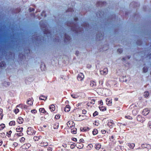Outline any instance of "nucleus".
Returning a JSON list of instances; mask_svg holds the SVG:
<instances>
[{
	"label": "nucleus",
	"mask_w": 151,
	"mask_h": 151,
	"mask_svg": "<svg viewBox=\"0 0 151 151\" xmlns=\"http://www.w3.org/2000/svg\"><path fill=\"white\" fill-rule=\"evenodd\" d=\"M149 126L151 129V122H149L148 124Z\"/></svg>",
	"instance_id": "ea45409f"
},
{
	"label": "nucleus",
	"mask_w": 151,
	"mask_h": 151,
	"mask_svg": "<svg viewBox=\"0 0 151 151\" xmlns=\"http://www.w3.org/2000/svg\"><path fill=\"white\" fill-rule=\"evenodd\" d=\"M76 146L79 149L82 148L83 146V145L81 143H77V144H76Z\"/></svg>",
	"instance_id": "0eeeda50"
},
{
	"label": "nucleus",
	"mask_w": 151,
	"mask_h": 151,
	"mask_svg": "<svg viewBox=\"0 0 151 151\" xmlns=\"http://www.w3.org/2000/svg\"><path fill=\"white\" fill-rule=\"evenodd\" d=\"M128 145L130 148L133 149L135 147V144L133 143H128Z\"/></svg>",
	"instance_id": "ddd939ff"
},
{
	"label": "nucleus",
	"mask_w": 151,
	"mask_h": 151,
	"mask_svg": "<svg viewBox=\"0 0 151 151\" xmlns=\"http://www.w3.org/2000/svg\"><path fill=\"white\" fill-rule=\"evenodd\" d=\"M27 132V134L30 135H32L35 133V131L33 129L30 127L28 128Z\"/></svg>",
	"instance_id": "f257e3e1"
},
{
	"label": "nucleus",
	"mask_w": 151,
	"mask_h": 151,
	"mask_svg": "<svg viewBox=\"0 0 151 151\" xmlns=\"http://www.w3.org/2000/svg\"><path fill=\"white\" fill-rule=\"evenodd\" d=\"M45 98V96H41L40 97L39 99H40L41 100H46V99H47V97H45V99H44Z\"/></svg>",
	"instance_id": "5701e85b"
},
{
	"label": "nucleus",
	"mask_w": 151,
	"mask_h": 151,
	"mask_svg": "<svg viewBox=\"0 0 151 151\" xmlns=\"http://www.w3.org/2000/svg\"><path fill=\"white\" fill-rule=\"evenodd\" d=\"M25 140V138L24 137H22L20 139V141L22 142H23Z\"/></svg>",
	"instance_id": "72a5a7b5"
},
{
	"label": "nucleus",
	"mask_w": 151,
	"mask_h": 151,
	"mask_svg": "<svg viewBox=\"0 0 151 151\" xmlns=\"http://www.w3.org/2000/svg\"><path fill=\"white\" fill-rule=\"evenodd\" d=\"M32 9L31 10H30V11H33L34 10V9H33V8L32 9Z\"/></svg>",
	"instance_id": "3c124183"
},
{
	"label": "nucleus",
	"mask_w": 151,
	"mask_h": 151,
	"mask_svg": "<svg viewBox=\"0 0 151 151\" xmlns=\"http://www.w3.org/2000/svg\"><path fill=\"white\" fill-rule=\"evenodd\" d=\"M101 132L102 134H105L106 133V131L104 130H101Z\"/></svg>",
	"instance_id": "c9c22d12"
},
{
	"label": "nucleus",
	"mask_w": 151,
	"mask_h": 151,
	"mask_svg": "<svg viewBox=\"0 0 151 151\" xmlns=\"http://www.w3.org/2000/svg\"><path fill=\"white\" fill-rule=\"evenodd\" d=\"M147 145L146 144H142L141 145V147L142 148H145L147 147Z\"/></svg>",
	"instance_id": "a878e982"
},
{
	"label": "nucleus",
	"mask_w": 151,
	"mask_h": 151,
	"mask_svg": "<svg viewBox=\"0 0 151 151\" xmlns=\"http://www.w3.org/2000/svg\"><path fill=\"white\" fill-rule=\"evenodd\" d=\"M70 147L72 149H73L74 147L73 145H71Z\"/></svg>",
	"instance_id": "49530a36"
},
{
	"label": "nucleus",
	"mask_w": 151,
	"mask_h": 151,
	"mask_svg": "<svg viewBox=\"0 0 151 151\" xmlns=\"http://www.w3.org/2000/svg\"><path fill=\"white\" fill-rule=\"evenodd\" d=\"M118 51L119 53H121L122 51V49H118Z\"/></svg>",
	"instance_id": "58836bf2"
},
{
	"label": "nucleus",
	"mask_w": 151,
	"mask_h": 151,
	"mask_svg": "<svg viewBox=\"0 0 151 151\" xmlns=\"http://www.w3.org/2000/svg\"><path fill=\"white\" fill-rule=\"evenodd\" d=\"M12 133V131L11 130L9 131L8 132H7L6 136L9 137H11V134Z\"/></svg>",
	"instance_id": "aec40b11"
},
{
	"label": "nucleus",
	"mask_w": 151,
	"mask_h": 151,
	"mask_svg": "<svg viewBox=\"0 0 151 151\" xmlns=\"http://www.w3.org/2000/svg\"><path fill=\"white\" fill-rule=\"evenodd\" d=\"M107 104L109 106H111L112 103L111 101L109 100V99H107L106 100Z\"/></svg>",
	"instance_id": "2eb2a0df"
},
{
	"label": "nucleus",
	"mask_w": 151,
	"mask_h": 151,
	"mask_svg": "<svg viewBox=\"0 0 151 151\" xmlns=\"http://www.w3.org/2000/svg\"><path fill=\"white\" fill-rule=\"evenodd\" d=\"M100 104L102 105L103 104V102L102 101H100Z\"/></svg>",
	"instance_id": "a18cd8bd"
},
{
	"label": "nucleus",
	"mask_w": 151,
	"mask_h": 151,
	"mask_svg": "<svg viewBox=\"0 0 151 151\" xmlns=\"http://www.w3.org/2000/svg\"><path fill=\"white\" fill-rule=\"evenodd\" d=\"M5 127V124H1L0 125V130L3 129Z\"/></svg>",
	"instance_id": "4be33fe9"
},
{
	"label": "nucleus",
	"mask_w": 151,
	"mask_h": 151,
	"mask_svg": "<svg viewBox=\"0 0 151 151\" xmlns=\"http://www.w3.org/2000/svg\"><path fill=\"white\" fill-rule=\"evenodd\" d=\"M19 111V110L18 108L16 107V109L14 110V112L15 113L17 114Z\"/></svg>",
	"instance_id": "bb28decb"
},
{
	"label": "nucleus",
	"mask_w": 151,
	"mask_h": 151,
	"mask_svg": "<svg viewBox=\"0 0 151 151\" xmlns=\"http://www.w3.org/2000/svg\"><path fill=\"white\" fill-rule=\"evenodd\" d=\"M74 127L72 128V129H71V132L73 134H76V129L74 128Z\"/></svg>",
	"instance_id": "a211bd4d"
},
{
	"label": "nucleus",
	"mask_w": 151,
	"mask_h": 151,
	"mask_svg": "<svg viewBox=\"0 0 151 151\" xmlns=\"http://www.w3.org/2000/svg\"><path fill=\"white\" fill-rule=\"evenodd\" d=\"M101 147V145L100 144H97L96 145L95 148L97 150H99Z\"/></svg>",
	"instance_id": "f8f14e48"
},
{
	"label": "nucleus",
	"mask_w": 151,
	"mask_h": 151,
	"mask_svg": "<svg viewBox=\"0 0 151 151\" xmlns=\"http://www.w3.org/2000/svg\"><path fill=\"white\" fill-rule=\"evenodd\" d=\"M71 96L74 99L78 98V95L73 94H72L71 95Z\"/></svg>",
	"instance_id": "412c9836"
},
{
	"label": "nucleus",
	"mask_w": 151,
	"mask_h": 151,
	"mask_svg": "<svg viewBox=\"0 0 151 151\" xmlns=\"http://www.w3.org/2000/svg\"><path fill=\"white\" fill-rule=\"evenodd\" d=\"M49 109L51 111H53L55 110V106L54 105H52L49 106Z\"/></svg>",
	"instance_id": "4468645a"
},
{
	"label": "nucleus",
	"mask_w": 151,
	"mask_h": 151,
	"mask_svg": "<svg viewBox=\"0 0 151 151\" xmlns=\"http://www.w3.org/2000/svg\"><path fill=\"white\" fill-rule=\"evenodd\" d=\"M23 128L18 126L16 129V131L17 132H21L23 130Z\"/></svg>",
	"instance_id": "6e6552de"
},
{
	"label": "nucleus",
	"mask_w": 151,
	"mask_h": 151,
	"mask_svg": "<svg viewBox=\"0 0 151 151\" xmlns=\"http://www.w3.org/2000/svg\"><path fill=\"white\" fill-rule=\"evenodd\" d=\"M58 124H55L54 126V128L55 129H57L58 127Z\"/></svg>",
	"instance_id": "c85d7f7f"
},
{
	"label": "nucleus",
	"mask_w": 151,
	"mask_h": 151,
	"mask_svg": "<svg viewBox=\"0 0 151 151\" xmlns=\"http://www.w3.org/2000/svg\"><path fill=\"white\" fill-rule=\"evenodd\" d=\"M39 111L40 112L45 113L46 112L45 109L44 108H40L39 109Z\"/></svg>",
	"instance_id": "f3484780"
},
{
	"label": "nucleus",
	"mask_w": 151,
	"mask_h": 151,
	"mask_svg": "<svg viewBox=\"0 0 151 151\" xmlns=\"http://www.w3.org/2000/svg\"><path fill=\"white\" fill-rule=\"evenodd\" d=\"M1 116H0V117L1 118Z\"/></svg>",
	"instance_id": "864d4df0"
},
{
	"label": "nucleus",
	"mask_w": 151,
	"mask_h": 151,
	"mask_svg": "<svg viewBox=\"0 0 151 151\" xmlns=\"http://www.w3.org/2000/svg\"><path fill=\"white\" fill-rule=\"evenodd\" d=\"M84 76L82 73H80L78 74L77 77L79 81H81L84 78Z\"/></svg>",
	"instance_id": "7ed1b4c3"
},
{
	"label": "nucleus",
	"mask_w": 151,
	"mask_h": 151,
	"mask_svg": "<svg viewBox=\"0 0 151 151\" xmlns=\"http://www.w3.org/2000/svg\"><path fill=\"white\" fill-rule=\"evenodd\" d=\"M98 112L97 111H95L93 114V115L94 116H95L98 115Z\"/></svg>",
	"instance_id": "c756f323"
},
{
	"label": "nucleus",
	"mask_w": 151,
	"mask_h": 151,
	"mask_svg": "<svg viewBox=\"0 0 151 151\" xmlns=\"http://www.w3.org/2000/svg\"><path fill=\"white\" fill-rule=\"evenodd\" d=\"M70 107L69 105H67L65 108V112H68L70 110Z\"/></svg>",
	"instance_id": "9d476101"
},
{
	"label": "nucleus",
	"mask_w": 151,
	"mask_h": 151,
	"mask_svg": "<svg viewBox=\"0 0 151 151\" xmlns=\"http://www.w3.org/2000/svg\"><path fill=\"white\" fill-rule=\"evenodd\" d=\"M27 151H30V150H27Z\"/></svg>",
	"instance_id": "603ef678"
},
{
	"label": "nucleus",
	"mask_w": 151,
	"mask_h": 151,
	"mask_svg": "<svg viewBox=\"0 0 151 151\" xmlns=\"http://www.w3.org/2000/svg\"><path fill=\"white\" fill-rule=\"evenodd\" d=\"M2 144V141L0 140V146Z\"/></svg>",
	"instance_id": "c03bdc74"
},
{
	"label": "nucleus",
	"mask_w": 151,
	"mask_h": 151,
	"mask_svg": "<svg viewBox=\"0 0 151 151\" xmlns=\"http://www.w3.org/2000/svg\"><path fill=\"white\" fill-rule=\"evenodd\" d=\"M15 124V122L14 121H12L10 122L9 123V125L10 126L14 125Z\"/></svg>",
	"instance_id": "b1692460"
},
{
	"label": "nucleus",
	"mask_w": 151,
	"mask_h": 151,
	"mask_svg": "<svg viewBox=\"0 0 151 151\" xmlns=\"http://www.w3.org/2000/svg\"><path fill=\"white\" fill-rule=\"evenodd\" d=\"M108 70L106 68L104 69L103 70L100 71V73L101 74L103 75H106L108 73Z\"/></svg>",
	"instance_id": "20e7f679"
},
{
	"label": "nucleus",
	"mask_w": 151,
	"mask_h": 151,
	"mask_svg": "<svg viewBox=\"0 0 151 151\" xmlns=\"http://www.w3.org/2000/svg\"><path fill=\"white\" fill-rule=\"evenodd\" d=\"M86 113V111L85 110H83L82 111V113L83 114H85Z\"/></svg>",
	"instance_id": "4c0bfd02"
},
{
	"label": "nucleus",
	"mask_w": 151,
	"mask_h": 151,
	"mask_svg": "<svg viewBox=\"0 0 151 151\" xmlns=\"http://www.w3.org/2000/svg\"><path fill=\"white\" fill-rule=\"evenodd\" d=\"M115 100L116 101H118V98H115Z\"/></svg>",
	"instance_id": "8fccbe9b"
},
{
	"label": "nucleus",
	"mask_w": 151,
	"mask_h": 151,
	"mask_svg": "<svg viewBox=\"0 0 151 151\" xmlns=\"http://www.w3.org/2000/svg\"><path fill=\"white\" fill-rule=\"evenodd\" d=\"M147 146L148 147H147V149H150L151 148V146H150V145H147Z\"/></svg>",
	"instance_id": "37998d69"
},
{
	"label": "nucleus",
	"mask_w": 151,
	"mask_h": 151,
	"mask_svg": "<svg viewBox=\"0 0 151 151\" xmlns=\"http://www.w3.org/2000/svg\"><path fill=\"white\" fill-rule=\"evenodd\" d=\"M37 111L35 109H33L31 111V112L32 113H34V114L36 113Z\"/></svg>",
	"instance_id": "473e14b6"
},
{
	"label": "nucleus",
	"mask_w": 151,
	"mask_h": 151,
	"mask_svg": "<svg viewBox=\"0 0 151 151\" xmlns=\"http://www.w3.org/2000/svg\"><path fill=\"white\" fill-rule=\"evenodd\" d=\"M17 108H21L22 109L24 108V109H27V107L26 105H24L22 104H19L18 105H17Z\"/></svg>",
	"instance_id": "39448f33"
},
{
	"label": "nucleus",
	"mask_w": 151,
	"mask_h": 151,
	"mask_svg": "<svg viewBox=\"0 0 151 151\" xmlns=\"http://www.w3.org/2000/svg\"><path fill=\"white\" fill-rule=\"evenodd\" d=\"M2 110L1 109H0V115L1 116V119L2 118L3 115H2Z\"/></svg>",
	"instance_id": "f704fd0d"
},
{
	"label": "nucleus",
	"mask_w": 151,
	"mask_h": 151,
	"mask_svg": "<svg viewBox=\"0 0 151 151\" xmlns=\"http://www.w3.org/2000/svg\"><path fill=\"white\" fill-rule=\"evenodd\" d=\"M67 124L68 127L70 128H72L74 127L75 124L73 121H69L67 123Z\"/></svg>",
	"instance_id": "f03ea898"
},
{
	"label": "nucleus",
	"mask_w": 151,
	"mask_h": 151,
	"mask_svg": "<svg viewBox=\"0 0 151 151\" xmlns=\"http://www.w3.org/2000/svg\"><path fill=\"white\" fill-rule=\"evenodd\" d=\"M149 95V93L148 91H146L145 92L144 94V96L145 97H146L148 96Z\"/></svg>",
	"instance_id": "393cba45"
},
{
	"label": "nucleus",
	"mask_w": 151,
	"mask_h": 151,
	"mask_svg": "<svg viewBox=\"0 0 151 151\" xmlns=\"http://www.w3.org/2000/svg\"><path fill=\"white\" fill-rule=\"evenodd\" d=\"M95 101L93 100V101H92L91 103L93 104H94Z\"/></svg>",
	"instance_id": "09e8293b"
},
{
	"label": "nucleus",
	"mask_w": 151,
	"mask_h": 151,
	"mask_svg": "<svg viewBox=\"0 0 151 151\" xmlns=\"http://www.w3.org/2000/svg\"><path fill=\"white\" fill-rule=\"evenodd\" d=\"M17 122L19 124H22L23 122V119L21 117H19L17 120Z\"/></svg>",
	"instance_id": "423d86ee"
},
{
	"label": "nucleus",
	"mask_w": 151,
	"mask_h": 151,
	"mask_svg": "<svg viewBox=\"0 0 151 151\" xmlns=\"http://www.w3.org/2000/svg\"><path fill=\"white\" fill-rule=\"evenodd\" d=\"M27 104L29 105H32L33 104V102L31 99H29L27 100Z\"/></svg>",
	"instance_id": "dca6fc26"
},
{
	"label": "nucleus",
	"mask_w": 151,
	"mask_h": 151,
	"mask_svg": "<svg viewBox=\"0 0 151 151\" xmlns=\"http://www.w3.org/2000/svg\"><path fill=\"white\" fill-rule=\"evenodd\" d=\"M14 145H17V143H14Z\"/></svg>",
	"instance_id": "de8ad7c7"
},
{
	"label": "nucleus",
	"mask_w": 151,
	"mask_h": 151,
	"mask_svg": "<svg viewBox=\"0 0 151 151\" xmlns=\"http://www.w3.org/2000/svg\"><path fill=\"white\" fill-rule=\"evenodd\" d=\"M125 117L126 118H127V119H131V117L130 116H125Z\"/></svg>",
	"instance_id": "a19ab883"
},
{
	"label": "nucleus",
	"mask_w": 151,
	"mask_h": 151,
	"mask_svg": "<svg viewBox=\"0 0 151 151\" xmlns=\"http://www.w3.org/2000/svg\"><path fill=\"white\" fill-rule=\"evenodd\" d=\"M84 141V140L83 139H80L79 140L80 142H83Z\"/></svg>",
	"instance_id": "79ce46f5"
},
{
	"label": "nucleus",
	"mask_w": 151,
	"mask_h": 151,
	"mask_svg": "<svg viewBox=\"0 0 151 151\" xmlns=\"http://www.w3.org/2000/svg\"><path fill=\"white\" fill-rule=\"evenodd\" d=\"M72 139L75 141V142H76L77 141V139L76 138H72Z\"/></svg>",
	"instance_id": "e433bc0d"
},
{
	"label": "nucleus",
	"mask_w": 151,
	"mask_h": 151,
	"mask_svg": "<svg viewBox=\"0 0 151 151\" xmlns=\"http://www.w3.org/2000/svg\"><path fill=\"white\" fill-rule=\"evenodd\" d=\"M143 70L144 72L145 73L147 72V68H145V67L143 68Z\"/></svg>",
	"instance_id": "2f4dec72"
},
{
	"label": "nucleus",
	"mask_w": 151,
	"mask_h": 151,
	"mask_svg": "<svg viewBox=\"0 0 151 151\" xmlns=\"http://www.w3.org/2000/svg\"><path fill=\"white\" fill-rule=\"evenodd\" d=\"M33 139L35 141H37L39 139V137H38L35 136L33 137Z\"/></svg>",
	"instance_id": "cd10ccee"
},
{
	"label": "nucleus",
	"mask_w": 151,
	"mask_h": 151,
	"mask_svg": "<svg viewBox=\"0 0 151 151\" xmlns=\"http://www.w3.org/2000/svg\"><path fill=\"white\" fill-rule=\"evenodd\" d=\"M60 116L59 115H56L55 116V118L57 119H58L60 118Z\"/></svg>",
	"instance_id": "7c9ffc66"
},
{
	"label": "nucleus",
	"mask_w": 151,
	"mask_h": 151,
	"mask_svg": "<svg viewBox=\"0 0 151 151\" xmlns=\"http://www.w3.org/2000/svg\"><path fill=\"white\" fill-rule=\"evenodd\" d=\"M98 133V131L97 129H94L93 131V134L94 135H96Z\"/></svg>",
	"instance_id": "6ab92c4d"
},
{
	"label": "nucleus",
	"mask_w": 151,
	"mask_h": 151,
	"mask_svg": "<svg viewBox=\"0 0 151 151\" xmlns=\"http://www.w3.org/2000/svg\"><path fill=\"white\" fill-rule=\"evenodd\" d=\"M143 113L144 115H146L149 113V111L147 109H145L143 110Z\"/></svg>",
	"instance_id": "1a4fd4ad"
},
{
	"label": "nucleus",
	"mask_w": 151,
	"mask_h": 151,
	"mask_svg": "<svg viewBox=\"0 0 151 151\" xmlns=\"http://www.w3.org/2000/svg\"><path fill=\"white\" fill-rule=\"evenodd\" d=\"M50 151H52V150H50Z\"/></svg>",
	"instance_id": "5fc2aeb1"
},
{
	"label": "nucleus",
	"mask_w": 151,
	"mask_h": 151,
	"mask_svg": "<svg viewBox=\"0 0 151 151\" xmlns=\"http://www.w3.org/2000/svg\"><path fill=\"white\" fill-rule=\"evenodd\" d=\"M137 119L138 121L141 122L144 119V118L141 116H138L137 117Z\"/></svg>",
	"instance_id": "9b49d317"
}]
</instances>
